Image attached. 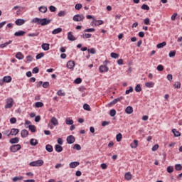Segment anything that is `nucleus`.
I'll use <instances>...</instances> for the list:
<instances>
[{"label": "nucleus", "instance_id": "1", "mask_svg": "<svg viewBox=\"0 0 182 182\" xmlns=\"http://www.w3.org/2000/svg\"><path fill=\"white\" fill-rule=\"evenodd\" d=\"M31 22L33 23H37L38 25H41V26H45L46 25H49L51 20H48L47 18H34Z\"/></svg>", "mask_w": 182, "mask_h": 182}, {"label": "nucleus", "instance_id": "2", "mask_svg": "<svg viewBox=\"0 0 182 182\" xmlns=\"http://www.w3.org/2000/svg\"><path fill=\"white\" fill-rule=\"evenodd\" d=\"M59 124V121H58V119H56V117H53L50 121V122L48 123V127H50V129H53V127H55V126H58Z\"/></svg>", "mask_w": 182, "mask_h": 182}, {"label": "nucleus", "instance_id": "3", "mask_svg": "<svg viewBox=\"0 0 182 182\" xmlns=\"http://www.w3.org/2000/svg\"><path fill=\"white\" fill-rule=\"evenodd\" d=\"M29 166H31V167H41V166H43V160L39 159L32 161L29 164Z\"/></svg>", "mask_w": 182, "mask_h": 182}, {"label": "nucleus", "instance_id": "4", "mask_svg": "<svg viewBox=\"0 0 182 182\" xmlns=\"http://www.w3.org/2000/svg\"><path fill=\"white\" fill-rule=\"evenodd\" d=\"M5 109H11L14 106V99L9 97L6 100Z\"/></svg>", "mask_w": 182, "mask_h": 182}, {"label": "nucleus", "instance_id": "5", "mask_svg": "<svg viewBox=\"0 0 182 182\" xmlns=\"http://www.w3.org/2000/svg\"><path fill=\"white\" fill-rule=\"evenodd\" d=\"M73 19L75 22H82L85 19V16L83 14H77L73 16Z\"/></svg>", "mask_w": 182, "mask_h": 182}, {"label": "nucleus", "instance_id": "6", "mask_svg": "<svg viewBox=\"0 0 182 182\" xmlns=\"http://www.w3.org/2000/svg\"><path fill=\"white\" fill-rule=\"evenodd\" d=\"M21 144L13 145L10 147V150L12 151V153H16V151H18V150H21Z\"/></svg>", "mask_w": 182, "mask_h": 182}, {"label": "nucleus", "instance_id": "7", "mask_svg": "<svg viewBox=\"0 0 182 182\" xmlns=\"http://www.w3.org/2000/svg\"><path fill=\"white\" fill-rule=\"evenodd\" d=\"M75 136L73 135H70L67 137V142L68 144H73L75 143Z\"/></svg>", "mask_w": 182, "mask_h": 182}, {"label": "nucleus", "instance_id": "8", "mask_svg": "<svg viewBox=\"0 0 182 182\" xmlns=\"http://www.w3.org/2000/svg\"><path fill=\"white\" fill-rule=\"evenodd\" d=\"M18 133H19V129L13 128L11 129V132L8 134V136L9 137V136H11H11H16V134H18Z\"/></svg>", "mask_w": 182, "mask_h": 182}, {"label": "nucleus", "instance_id": "9", "mask_svg": "<svg viewBox=\"0 0 182 182\" xmlns=\"http://www.w3.org/2000/svg\"><path fill=\"white\" fill-rule=\"evenodd\" d=\"M25 22H26L25 20H23L22 18H18V19L16 20L15 23H16V25H17V26H21L23 25V23H25Z\"/></svg>", "mask_w": 182, "mask_h": 182}, {"label": "nucleus", "instance_id": "10", "mask_svg": "<svg viewBox=\"0 0 182 182\" xmlns=\"http://www.w3.org/2000/svg\"><path fill=\"white\" fill-rule=\"evenodd\" d=\"M99 70L101 72V73H103L104 72H109V68H107L106 65H100Z\"/></svg>", "mask_w": 182, "mask_h": 182}, {"label": "nucleus", "instance_id": "11", "mask_svg": "<svg viewBox=\"0 0 182 182\" xmlns=\"http://www.w3.org/2000/svg\"><path fill=\"white\" fill-rule=\"evenodd\" d=\"M67 68L68 69H73L75 68V61L73 60H69L67 63Z\"/></svg>", "mask_w": 182, "mask_h": 182}, {"label": "nucleus", "instance_id": "12", "mask_svg": "<svg viewBox=\"0 0 182 182\" xmlns=\"http://www.w3.org/2000/svg\"><path fill=\"white\" fill-rule=\"evenodd\" d=\"M28 134H29V132H28V130H26V129H23L21 132V137H23V139L28 137Z\"/></svg>", "mask_w": 182, "mask_h": 182}, {"label": "nucleus", "instance_id": "13", "mask_svg": "<svg viewBox=\"0 0 182 182\" xmlns=\"http://www.w3.org/2000/svg\"><path fill=\"white\" fill-rule=\"evenodd\" d=\"M123 99H124V97H119L118 98H116L110 102V105H116V103H117V102H122V100H123Z\"/></svg>", "mask_w": 182, "mask_h": 182}, {"label": "nucleus", "instance_id": "14", "mask_svg": "<svg viewBox=\"0 0 182 182\" xmlns=\"http://www.w3.org/2000/svg\"><path fill=\"white\" fill-rule=\"evenodd\" d=\"M92 23H95V26H99V25H103L104 22L102 20H96L93 18Z\"/></svg>", "mask_w": 182, "mask_h": 182}, {"label": "nucleus", "instance_id": "15", "mask_svg": "<svg viewBox=\"0 0 182 182\" xmlns=\"http://www.w3.org/2000/svg\"><path fill=\"white\" fill-rule=\"evenodd\" d=\"M3 82L5 83H11V82H12V77L11 76H5L3 78Z\"/></svg>", "mask_w": 182, "mask_h": 182}, {"label": "nucleus", "instance_id": "16", "mask_svg": "<svg viewBox=\"0 0 182 182\" xmlns=\"http://www.w3.org/2000/svg\"><path fill=\"white\" fill-rule=\"evenodd\" d=\"M80 164V163H79L78 161L71 162V163H70V168H75V167H77V166H79Z\"/></svg>", "mask_w": 182, "mask_h": 182}, {"label": "nucleus", "instance_id": "17", "mask_svg": "<svg viewBox=\"0 0 182 182\" xmlns=\"http://www.w3.org/2000/svg\"><path fill=\"white\" fill-rule=\"evenodd\" d=\"M132 149H137V146H139V141L138 140H134V142L131 143L130 144Z\"/></svg>", "mask_w": 182, "mask_h": 182}, {"label": "nucleus", "instance_id": "18", "mask_svg": "<svg viewBox=\"0 0 182 182\" xmlns=\"http://www.w3.org/2000/svg\"><path fill=\"white\" fill-rule=\"evenodd\" d=\"M55 151H57L58 153H61V151H63V147H62V146L59 145V144H56L55 146Z\"/></svg>", "mask_w": 182, "mask_h": 182}, {"label": "nucleus", "instance_id": "19", "mask_svg": "<svg viewBox=\"0 0 182 182\" xmlns=\"http://www.w3.org/2000/svg\"><path fill=\"white\" fill-rule=\"evenodd\" d=\"M68 39L69 41H75L76 40V38H75V36H73V34H72V31H70L68 33Z\"/></svg>", "mask_w": 182, "mask_h": 182}, {"label": "nucleus", "instance_id": "20", "mask_svg": "<svg viewBox=\"0 0 182 182\" xmlns=\"http://www.w3.org/2000/svg\"><path fill=\"white\" fill-rule=\"evenodd\" d=\"M125 113H127V114H132V113H133V107L128 106L125 109Z\"/></svg>", "mask_w": 182, "mask_h": 182}, {"label": "nucleus", "instance_id": "21", "mask_svg": "<svg viewBox=\"0 0 182 182\" xmlns=\"http://www.w3.org/2000/svg\"><path fill=\"white\" fill-rule=\"evenodd\" d=\"M46 150L48 151V153H52V151H53V146L50 144H47L46 146Z\"/></svg>", "mask_w": 182, "mask_h": 182}, {"label": "nucleus", "instance_id": "22", "mask_svg": "<svg viewBox=\"0 0 182 182\" xmlns=\"http://www.w3.org/2000/svg\"><path fill=\"white\" fill-rule=\"evenodd\" d=\"M166 45H167V43H166V41H164L162 43L157 44L156 48L158 49H161V48H164V46H166Z\"/></svg>", "mask_w": 182, "mask_h": 182}, {"label": "nucleus", "instance_id": "23", "mask_svg": "<svg viewBox=\"0 0 182 182\" xmlns=\"http://www.w3.org/2000/svg\"><path fill=\"white\" fill-rule=\"evenodd\" d=\"M10 143L11 144H15L16 143H19V138L15 137L10 139Z\"/></svg>", "mask_w": 182, "mask_h": 182}, {"label": "nucleus", "instance_id": "24", "mask_svg": "<svg viewBox=\"0 0 182 182\" xmlns=\"http://www.w3.org/2000/svg\"><path fill=\"white\" fill-rule=\"evenodd\" d=\"M60 32H62V28H58L54 29L52 31L53 35H58V33H60Z\"/></svg>", "mask_w": 182, "mask_h": 182}, {"label": "nucleus", "instance_id": "25", "mask_svg": "<svg viewBox=\"0 0 182 182\" xmlns=\"http://www.w3.org/2000/svg\"><path fill=\"white\" fill-rule=\"evenodd\" d=\"M172 132L173 133L175 137H180V136H181V133H180V132L177 131L176 129H172Z\"/></svg>", "mask_w": 182, "mask_h": 182}, {"label": "nucleus", "instance_id": "26", "mask_svg": "<svg viewBox=\"0 0 182 182\" xmlns=\"http://www.w3.org/2000/svg\"><path fill=\"white\" fill-rule=\"evenodd\" d=\"M26 32L23 31H19L14 33V36H23L25 35Z\"/></svg>", "mask_w": 182, "mask_h": 182}, {"label": "nucleus", "instance_id": "27", "mask_svg": "<svg viewBox=\"0 0 182 182\" xmlns=\"http://www.w3.org/2000/svg\"><path fill=\"white\" fill-rule=\"evenodd\" d=\"M49 46H50L49 43H44L41 45V48L42 49H43V50H49Z\"/></svg>", "mask_w": 182, "mask_h": 182}, {"label": "nucleus", "instance_id": "28", "mask_svg": "<svg viewBox=\"0 0 182 182\" xmlns=\"http://www.w3.org/2000/svg\"><path fill=\"white\" fill-rule=\"evenodd\" d=\"M30 144H31V146H37V144H38V140L36 139H31L30 140Z\"/></svg>", "mask_w": 182, "mask_h": 182}, {"label": "nucleus", "instance_id": "29", "mask_svg": "<svg viewBox=\"0 0 182 182\" xmlns=\"http://www.w3.org/2000/svg\"><path fill=\"white\" fill-rule=\"evenodd\" d=\"M124 178H125V180H132V174L130 173V172H127V173H125L124 175Z\"/></svg>", "mask_w": 182, "mask_h": 182}, {"label": "nucleus", "instance_id": "30", "mask_svg": "<svg viewBox=\"0 0 182 182\" xmlns=\"http://www.w3.org/2000/svg\"><path fill=\"white\" fill-rule=\"evenodd\" d=\"M12 180L14 182L21 181V180H23V176H15Z\"/></svg>", "mask_w": 182, "mask_h": 182}, {"label": "nucleus", "instance_id": "31", "mask_svg": "<svg viewBox=\"0 0 182 182\" xmlns=\"http://www.w3.org/2000/svg\"><path fill=\"white\" fill-rule=\"evenodd\" d=\"M40 12H43V14H45L48 11V8L46 6H41L39 7Z\"/></svg>", "mask_w": 182, "mask_h": 182}, {"label": "nucleus", "instance_id": "32", "mask_svg": "<svg viewBox=\"0 0 182 182\" xmlns=\"http://www.w3.org/2000/svg\"><path fill=\"white\" fill-rule=\"evenodd\" d=\"M146 87H154V82H146L145 83Z\"/></svg>", "mask_w": 182, "mask_h": 182}, {"label": "nucleus", "instance_id": "33", "mask_svg": "<svg viewBox=\"0 0 182 182\" xmlns=\"http://www.w3.org/2000/svg\"><path fill=\"white\" fill-rule=\"evenodd\" d=\"M28 129L31 130V133H35V132H36V127L34 125H29Z\"/></svg>", "mask_w": 182, "mask_h": 182}, {"label": "nucleus", "instance_id": "34", "mask_svg": "<svg viewBox=\"0 0 182 182\" xmlns=\"http://www.w3.org/2000/svg\"><path fill=\"white\" fill-rule=\"evenodd\" d=\"M16 59L22 60V59H23V55H22V53L18 52L16 55Z\"/></svg>", "mask_w": 182, "mask_h": 182}, {"label": "nucleus", "instance_id": "35", "mask_svg": "<svg viewBox=\"0 0 182 182\" xmlns=\"http://www.w3.org/2000/svg\"><path fill=\"white\" fill-rule=\"evenodd\" d=\"M175 169L176 170V171H181V170H182L181 164H176Z\"/></svg>", "mask_w": 182, "mask_h": 182}, {"label": "nucleus", "instance_id": "36", "mask_svg": "<svg viewBox=\"0 0 182 182\" xmlns=\"http://www.w3.org/2000/svg\"><path fill=\"white\" fill-rule=\"evenodd\" d=\"M35 107H43V102H37L35 103Z\"/></svg>", "mask_w": 182, "mask_h": 182}, {"label": "nucleus", "instance_id": "37", "mask_svg": "<svg viewBox=\"0 0 182 182\" xmlns=\"http://www.w3.org/2000/svg\"><path fill=\"white\" fill-rule=\"evenodd\" d=\"M111 58L113 59H119V54L116 53H111L110 54Z\"/></svg>", "mask_w": 182, "mask_h": 182}, {"label": "nucleus", "instance_id": "38", "mask_svg": "<svg viewBox=\"0 0 182 182\" xmlns=\"http://www.w3.org/2000/svg\"><path fill=\"white\" fill-rule=\"evenodd\" d=\"M122 137L123 136L122 135L121 133H119L118 134H117L116 136L117 141H122Z\"/></svg>", "mask_w": 182, "mask_h": 182}, {"label": "nucleus", "instance_id": "39", "mask_svg": "<svg viewBox=\"0 0 182 182\" xmlns=\"http://www.w3.org/2000/svg\"><path fill=\"white\" fill-rule=\"evenodd\" d=\"M141 8L144 11H149L150 10V7L149 6H147V4H143Z\"/></svg>", "mask_w": 182, "mask_h": 182}, {"label": "nucleus", "instance_id": "40", "mask_svg": "<svg viewBox=\"0 0 182 182\" xmlns=\"http://www.w3.org/2000/svg\"><path fill=\"white\" fill-rule=\"evenodd\" d=\"M156 69L159 72H163L164 70V66L163 65H159Z\"/></svg>", "mask_w": 182, "mask_h": 182}, {"label": "nucleus", "instance_id": "41", "mask_svg": "<svg viewBox=\"0 0 182 182\" xmlns=\"http://www.w3.org/2000/svg\"><path fill=\"white\" fill-rule=\"evenodd\" d=\"M109 116H111V117H114V116H116V109H111L109 111Z\"/></svg>", "mask_w": 182, "mask_h": 182}, {"label": "nucleus", "instance_id": "42", "mask_svg": "<svg viewBox=\"0 0 182 182\" xmlns=\"http://www.w3.org/2000/svg\"><path fill=\"white\" fill-rule=\"evenodd\" d=\"M84 110H87V112H90V106L87 104H85L83 105Z\"/></svg>", "mask_w": 182, "mask_h": 182}, {"label": "nucleus", "instance_id": "43", "mask_svg": "<svg viewBox=\"0 0 182 182\" xmlns=\"http://www.w3.org/2000/svg\"><path fill=\"white\" fill-rule=\"evenodd\" d=\"M74 150H82V146L80 145L75 144L73 146Z\"/></svg>", "mask_w": 182, "mask_h": 182}, {"label": "nucleus", "instance_id": "44", "mask_svg": "<svg viewBox=\"0 0 182 182\" xmlns=\"http://www.w3.org/2000/svg\"><path fill=\"white\" fill-rule=\"evenodd\" d=\"M66 124L72 126V124H73V120H72V119H70L69 118H67L66 119Z\"/></svg>", "mask_w": 182, "mask_h": 182}, {"label": "nucleus", "instance_id": "45", "mask_svg": "<svg viewBox=\"0 0 182 182\" xmlns=\"http://www.w3.org/2000/svg\"><path fill=\"white\" fill-rule=\"evenodd\" d=\"M57 95H58V96H65L66 95V93H65V92H63L61 90H59L57 92Z\"/></svg>", "mask_w": 182, "mask_h": 182}, {"label": "nucleus", "instance_id": "46", "mask_svg": "<svg viewBox=\"0 0 182 182\" xmlns=\"http://www.w3.org/2000/svg\"><path fill=\"white\" fill-rule=\"evenodd\" d=\"M82 4H75V9L77 10V11H79L80 9H82Z\"/></svg>", "mask_w": 182, "mask_h": 182}, {"label": "nucleus", "instance_id": "47", "mask_svg": "<svg viewBox=\"0 0 182 182\" xmlns=\"http://www.w3.org/2000/svg\"><path fill=\"white\" fill-rule=\"evenodd\" d=\"M44 56H45V53H39V54H38V55H36V58L37 60H39V59H41V58H43Z\"/></svg>", "mask_w": 182, "mask_h": 182}, {"label": "nucleus", "instance_id": "48", "mask_svg": "<svg viewBox=\"0 0 182 182\" xmlns=\"http://www.w3.org/2000/svg\"><path fill=\"white\" fill-rule=\"evenodd\" d=\"M167 171L168 173H173L174 171V168L171 166L167 167Z\"/></svg>", "mask_w": 182, "mask_h": 182}, {"label": "nucleus", "instance_id": "49", "mask_svg": "<svg viewBox=\"0 0 182 182\" xmlns=\"http://www.w3.org/2000/svg\"><path fill=\"white\" fill-rule=\"evenodd\" d=\"M74 82L76 85H80V83H82V78L77 77L75 80Z\"/></svg>", "mask_w": 182, "mask_h": 182}, {"label": "nucleus", "instance_id": "50", "mask_svg": "<svg viewBox=\"0 0 182 182\" xmlns=\"http://www.w3.org/2000/svg\"><path fill=\"white\" fill-rule=\"evenodd\" d=\"M135 91L136 92H141V87L140 86V84H138L136 87H135Z\"/></svg>", "mask_w": 182, "mask_h": 182}, {"label": "nucleus", "instance_id": "51", "mask_svg": "<svg viewBox=\"0 0 182 182\" xmlns=\"http://www.w3.org/2000/svg\"><path fill=\"white\" fill-rule=\"evenodd\" d=\"M65 15H66V11H60L58 14L60 17L65 16Z\"/></svg>", "mask_w": 182, "mask_h": 182}, {"label": "nucleus", "instance_id": "52", "mask_svg": "<svg viewBox=\"0 0 182 182\" xmlns=\"http://www.w3.org/2000/svg\"><path fill=\"white\" fill-rule=\"evenodd\" d=\"M168 55L169 58H174L176 56V50L170 51Z\"/></svg>", "mask_w": 182, "mask_h": 182}, {"label": "nucleus", "instance_id": "53", "mask_svg": "<svg viewBox=\"0 0 182 182\" xmlns=\"http://www.w3.org/2000/svg\"><path fill=\"white\" fill-rule=\"evenodd\" d=\"M132 92H133V87H130L129 90H126L125 94L126 95H129Z\"/></svg>", "mask_w": 182, "mask_h": 182}, {"label": "nucleus", "instance_id": "54", "mask_svg": "<svg viewBox=\"0 0 182 182\" xmlns=\"http://www.w3.org/2000/svg\"><path fill=\"white\" fill-rule=\"evenodd\" d=\"M144 25H150V18H146L144 20Z\"/></svg>", "mask_w": 182, "mask_h": 182}, {"label": "nucleus", "instance_id": "55", "mask_svg": "<svg viewBox=\"0 0 182 182\" xmlns=\"http://www.w3.org/2000/svg\"><path fill=\"white\" fill-rule=\"evenodd\" d=\"M43 87H44V89H48V87H49V82H44L43 83Z\"/></svg>", "mask_w": 182, "mask_h": 182}, {"label": "nucleus", "instance_id": "56", "mask_svg": "<svg viewBox=\"0 0 182 182\" xmlns=\"http://www.w3.org/2000/svg\"><path fill=\"white\" fill-rule=\"evenodd\" d=\"M27 62H32L33 60V57L32 55H28L26 57Z\"/></svg>", "mask_w": 182, "mask_h": 182}, {"label": "nucleus", "instance_id": "57", "mask_svg": "<svg viewBox=\"0 0 182 182\" xmlns=\"http://www.w3.org/2000/svg\"><path fill=\"white\" fill-rule=\"evenodd\" d=\"M39 36V33H28V36L30 37H35V36Z\"/></svg>", "mask_w": 182, "mask_h": 182}, {"label": "nucleus", "instance_id": "58", "mask_svg": "<svg viewBox=\"0 0 182 182\" xmlns=\"http://www.w3.org/2000/svg\"><path fill=\"white\" fill-rule=\"evenodd\" d=\"M87 52H90L92 55H95V53H96V49L95 48L88 49Z\"/></svg>", "mask_w": 182, "mask_h": 182}, {"label": "nucleus", "instance_id": "59", "mask_svg": "<svg viewBox=\"0 0 182 182\" xmlns=\"http://www.w3.org/2000/svg\"><path fill=\"white\" fill-rule=\"evenodd\" d=\"M82 38H86V39H89L90 38H92V34L85 33V35H82Z\"/></svg>", "mask_w": 182, "mask_h": 182}, {"label": "nucleus", "instance_id": "60", "mask_svg": "<svg viewBox=\"0 0 182 182\" xmlns=\"http://www.w3.org/2000/svg\"><path fill=\"white\" fill-rule=\"evenodd\" d=\"M49 9H50V12H56V7H55L53 6H50L49 7Z\"/></svg>", "mask_w": 182, "mask_h": 182}, {"label": "nucleus", "instance_id": "61", "mask_svg": "<svg viewBox=\"0 0 182 182\" xmlns=\"http://www.w3.org/2000/svg\"><path fill=\"white\" fill-rule=\"evenodd\" d=\"M152 151H156V150H159V144H155L152 149H151Z\"/></svg>", "mask_w": 182, "mask_h": 182}, {"label": "nucleus", "instance_id": "62", "mask_svg": "<svg viewBox=\"0 0 182 182\" xmlns=\"http://www.w3.org/2000/svg\"><path fill=\"white\" fill-rule=\"evenodd\" d=\"M10 123H11V124L16 123V118H15V117L11 118Z\"/></svg>", "mask_w": 182, "mask_h": 182}, {"label": "nucleus", "instance_id": "63", "mask_svg": "<svg viewBox=\"0 0 182 182\" xmlns=\"http://www.w3.org/2000/svg\"><path fill=\"white\" fill-rule=\"evenodd\" d=\"M33 73H39V68L38 67H35L33 69Z\"/></svg>", "mask_w": 182, "mask_h": 182}, {"label": "nucleus", "instance_id": "64", "mask_svg": "<svg viewBox=\"0 0 182 182\" xmlns=\"http://www.w3.org/2000/svg\"><path fill=\"white\" fill-rule=\"evenodd\" d=\"M95 28H87L84 30V32H95Z\"/></svg>", "mask_w": 182, "mask_h": 182}]
</instances>
